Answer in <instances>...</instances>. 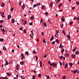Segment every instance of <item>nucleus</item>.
Instances as JSON below:
<instances>
[{
  "mask_svg": "<svg viewBox=\"0 0 79 79\" xmlns=\"http://www.w3.org/2000/svg\"><path fill=\"white\" fill-rule=\"evenodd\" d=\"M51 66H52L53 67H55L56 64H55L54 63H52V64H50Z\"/></svg>",
  "mask_w": 79,
  "mask_h": 79,
  "instance_id": "nucleus-1",
  "label": "nucleus"
},
{
  "mask_svg": "<svg viewBox=\"0 0 79 79\" xmlns=\"http://www.w3.org/2000/svg\"><path fill=\"white\" fill-rule=\"evenodd\" d=\"M26 24H27V20H25V22H23V24L24 26H25Z\"/></svg>",
  "mask_w": 79,
  "mask_h": 79,
  "instance_id": "nucleus-2",
  "label": "nucleus"
},
{
  "mask_svg": "<svg viewBox=\"0 0 79 79\" xmlns=\"http://www.w3.org/2000/svg\"><path fill=\"white\" fill-rule=\"evenodd\" d=\"M72 58H76V55L75 54H73L72 55Z\"/></svg>",
  "mask_w": 79,
  "mask_h": 79,
  "instance_id": "nucleus-3",
  "label": "nucleus"
},
{
  "mask_svg": "<svg viewBox=\"0 0 79 79\" xmlns=\"http://www.w3.org/2000/svg\"><path fill=\"white\" fill-rule=\"evenodd\" d=\"M43 24L44 27H46V26H47V24H46V23H45V22H43Z\"/></svg>",
  "mask_w": 79,
  "mask_h": 79,
  "instance_id": "nucleus-4",
  "label": "nucleus"
},
{
  "mask_svg": "<svg viewBox=\"0 0 79 79\" xmlns=\"http://www.w3.org/2000/svg\"><path fill=\"white\" fill-rule=\"evenodd\" d=\"M11 15H9L7 16L8 19H10L11 18Z\"/></svg>",
  "mask_w": 79,
  "mask_h": 79,
  "instance_id": "nucleus-5",
  "label": "nucleus"
},
{
  "mask_svg": "<svg viewBox=\"0 0 79 79\" xmlns=\"http://www.w3.org/2000/svg\"><path fill=\"white\" fill-rule=\"evenodd\" d=\"M64 47V46H62V44H60V46H59V48H63V47Z\"/></svg>",
  "mask_w": 79,
  "mask_h": 79,
  "instance_id": "nucleus-6",
  "label": "nucleus"
},
{
  "mask_svg": "<svg viewBox=\"0 0 79 79\" xmlns=\"http://www.w3.org/2000/svg\"><path fill=\"white\" fill-rule=\"evenodd\" d=\"M56 44H59V43H60V41L58 39H56Z\"/></svg>",
  "mask_w": 79,
  "mask_h": 79,
  "instance_id": "nucleus-7",
  "label": "nucleus"
},
{
  "mask_svg": "<svg viewBox=\"0 0 79 79\" xmlns=\"http://www.w3.org/2000/svg\"><path fill=\"white\" fill-rule=\"evenodd\" d=\"M24 61L21 62L20 63V64H21V65H23L24 64Z\"/></svg>",
  "mask_w": 79,
  "mask_h": 79,
  "instance_id": "nucleus-8",
  "label": "nucleus"
},
{
  "mask_svg": "<svg viewBox=\"0 0 79 79\" xmlns=\"http://www.w3.org/2000/svg\"><path fill=\"white\" fill-rule=\"evenodd\" d=\"M69 55L68 53H65V56H66V57H68L69 56Z\"/></svg>",
  "mask_w": 79,
  "mask_h": 79,
  "instance_id": "nucleus-9",
  "label": "nucleus"
},
{
  "mask_svg": "<svg viewBox=\"0 0 79 79\" xmlns=\"http://www.w3.org/2000/svg\"><path fill=\"white\" fill-rule=\"evenodd\" d=\"M1 6L2 8H3L5 7V3H2L1 4Z\"/></svg>",
  "mask_w": 79,
  "mask_h": 79,
  "instance_id": "nucleus-10",
  "label": "nucleus"
},
{
  "mask_svg": "<svg viewBox=\"0 0 79 79\" xmlns=\"http://www.w3.org/2000/svg\"><path fill=\"white\" fill-rule=\"evenodd\" d=\"M22 8L23 10H24V9L25 8V4H23V6H22Z\"/></svg>",
  "mask_w": 79,
  "mask_h": 79,
  "instance_id": "nucleus-11",
  "label": "nucleus"
},
{
  "mask_svg": "<svg viewBox=\"0 0 79 79\" xmlns=\"http://www.w3.org/2000/svg\"><path fill=\"white\" fill-rule=\"evenodd\" d=\"M68 64H65V66H64V68H67V67H68Z\"/></svg>",
  "mask_w": 79,
  "mask_h": 79,
  "instance_id": "nucleus-12",
  "label": "nucleus"
},
{
  "mask_svg": "<svg viewBox=\"0 0 79 79\" xmlns=\"http://www.w3.org/2000/svg\"><path fill=\"white\" fill-rule=\"evenodd\" d=\"M63 4L62 3H60L58 5V8H60L61 6H62V5Z\"/></svg>",
  "mask_w": 79,
  "mask_h": 79,
  "instance_id": "nucleus-13",
  "label": "nucleus"
},
{
  "mask_svg": "<svg viewBox=\"0 0 79 79\" xmlns=\"http://www.w3.org/2000/svg\"><path fill=\"white\" fill-rule=\"evenodd\" d=\"M11 22L12 23H15V19H12L11 20Z\"/></svg>",
  "mask_w": 79,
  "mask_h": 79,
  "instance_id": "nucleus-14",
  "label": "nucleus"
},
{
  "mask_svg": "<svg viewBox=\"0 0 79 79\" xmlns=\"http://www.w3.org/2000/svg\"><path fill=\"white\" fill-rule=\"evenodd\" d=\"M69 65L70 67H72V66H73V64L71 63H69Z\"/></svg>",
  "mask_w": 79,
  "mask_h": 79,
  "instance_id": "nucleus-15",
  "label": "nucleus"
},
{
  "mask_svg": "<svg viewBox=\"0 0 79 79\" xmlns=\"http://www.w3.org/2000/svg\"><path fill=\"white\" fill-rule=\"evenodd\" d=\"M54 39V38H53V36H52L51 38L50 39V40L51 41H52V40H53Z\"/></svg>",
  "mask_w": 79,
  "mask_h": 79,
  "instance_id": "nucleus-16",
  "label": "nucleus"
},
{
  "mask_svg": "<svg viewBox=\"0 0 79 79\" xmlns=\"http://www.w3.org/2000/svg\"><path fill=\"white\" fill-rule=\"evenodd\" d=\"M9 64V62H8L7 61L6 62L5 64V66H6V65H8Z\"/></svg>",
  "mask_w": 79,
  "mask_h": 79,
  "instance_id": "nucleus-17",
  "label": "nucleus"
},
{
  "mask_svg": "<svg viewBox=\"0 0 79 79\" xmlns=\"http://www.w3.org/2000/svg\"><path fill=\"white\" fill-rule=\"evenodd\" d=\"M45 7L44 6L42 5V6L41 7V9H42V10H45Z\"/></svg>",
  "mask_w": 79,
  "mask_h": 79,
  "instance_id": "nucleus-18",
  "label": "nucleus"
},
{
  "mask_svg": "<svg viewBox=\"0 0 79 79\" xmlns=\"http://www.w3.org/2000/svg\"><path fill=\"white\" fill-rule=\"evenodd\" d=\"M21 55L22 56V58H24V54H23L21 53Z\"/></svg>",
  "mask_w": 79,
  "mask_h": 79,
  "instance_id": "nucleus-19",
  "label": "nucleus"
},
{
  "mask_svg": "<svg viewBox=\"0 0 79 79\" xmlns=\"http://www.w3.org/2000/svg\"><path fill=\"white\" fill-rule=\"evenodd\" d=\"M75 54L76 55H79V52L78 51H77L75 52Z\"/></svg>",
  "mask_w": 79,
  "mask_h": 79,
  "instance_id": "nucleus-20",
  "label": "nucleus"
},
{
  "mask_svg": "<svg viewBox=\"0 0 79 79\" xmlns=\"http://www.w3.org/2000/svg\"><path fill=\"white\" fill-rule=\"evenodd\" d=\"M30 19L31 20H33V19H34V16H32L30 17Z\"/></svg>",
  "mask_w": 79,
  "mask_h": 79,
  "instance_id": "nucleus-21",
  "label": "nucleus"
},
{
  "mask_svg": "<svg viewBox=\"0 0 79 79\" xmlns=\"http://www.w3.org/2000/svg\"><path fill=\"white\" fill-rule=\"evenodd\" d=\"M7 74L8 76H11V74L9 73H7Z\"/></svg>",
  "mask_w": 79,
  "mask_h": 79,
  "instance_id": "nucleus-22",
  "label": "nucleus"
},
{
  "mask_svg": "<svg viewBox=\"0 0 79 79\" xmlns=\"http://www.w3.org/2000/svg\"><path fill=\"white\" fill-rule=\"evenodd\" d=\"M76 48H77V47H75V48H74L73 50V52H75V51H76Z\"/></svg>",
  "mask_w": 79,
  "mask_h": 79,
  "instance_id": "nucleus-23",
  "label": "nucleus"
},
{
  "mask_svg": "<svg viewBox=\"0 0 79 79\" xmlns=\"http://www.w3.org/2000/svg\"><path fill=\"white\" fill-rule=\"evenodd\" d=\"M62 33L64 34V35H66V33H65V31L64 30L62 31Z\"/></svg>",
  "mask_w": 79,
  "mask_h": 79,
  "instance_id": "nucleus-24",
  "label": "nucleus"
},
{
  "mask_svg": "<svg viewBox=\"0 0 79 79\" xmlns=\"http://www.w3.org/2000/svg\"><path fill=\"white\" fill-rule=\"evenodd\" d=\"M36 6H37V5L36 4H34L33 5V8H35V7H36Z\"/></svg>",
  "mask_w": 79,
  "mask_h": 79,
  "instance_id": "nucleus-25",
  "label": "nucleus"
},
{
  "mask_svg": "<svg viewBox=\"0 0 79 79\" xmlns=\"http://www.w3.org/2000/svg\"><path fill=\"white\" fill-rule=\"evenodd\" d=\"M60 19L62 20V21L63 22H64V19H65L64 18H62L61 19Z\"/></svg>",
  "mask_w": 79,
  "mask_h": 79,
  "instance_id": "nucleus-26",
  "label": "nucleus"
},
{
  "mask_svg": "<svg viewBox=\"0 0 79 79\" xmlns=\"http://www.w3.org/2000/svg\"><path fill=\"white\" fill-rule=\"evenodd\" d=\"M59 57L60 58V60H61V59L63 58V56H59Z\"/></svg>",
  "mask_w": 79,
  "mask_h": 79,
  "instance_id": "nucleus-27",
  "label": "nucleus"
},
{
  "mask_svg": "<svg viewBox=\"0 0 79 79\" xmlns=\"http://www.w3.org/2000/svg\"><path fill=\"white\" fill-rule=\"evenodd\" d=\"M73 24V21H72L70 23H69V25L70 26H71V25Z\"/></svg>",
  "mask_w": 79,
  "mask_h": 79,
  "instance_id": "nucleus-28",
  "label": "nucleus"
},
{
  "mask_svg": "<svg viewBox=\"0 0 79 79\" xmlns=\"http://www.w3.org/2000/svg\"><path fill=\"white\" fill-rule=\"evenodd\" d=\"M64 51V49L63 48L61 50V53H63V52Z\"/></svg>",
  "mask_w": 79,
  "mask_h": 79,
  "instance_id": "nucleus-29",
  "label": "nucleus"
},
{
  "mask_svg": "<svg viewBox=\"0 0 79 79\" xmlns=\"http://www.w3.org/2000/svg\"><path fill=\"white\" fill-rule=\"evenodd\" d=\"M59 2H60V0H57L56 2V4H58Z\"/></svg>",
  "mask_w": 79,
  "mask_h": 79,
  "instance_id": "nucleus-30",
  "label": "nucleus"
},
{
  "mask_svg": "<svg viewBox=\"0 0 79 79\" xmlns=\"http://www.w3.org/2000/svg\"><path fill=\"white\" fill-rule=\"evenodd\" d=\"M58 34L57 33H56L55 35V36L56 37H58Z\"/></svg>",
  "mask_w": 79,
  "mask_h": 79,
  "instance_id": "nucleus-31",
  "label": "nucleus"
},
{
  "mask_svg": "<svg viewBox=\"0 0 79 79\" xmlns=\"http://www.w3.org/2000/svg\"><path fill=\"white\" fill-rule=\"evenodd\" d=\"M53 3L52 2H51L50 4V5L51 6H52V5H53Z\"/></svg>",
  "mask_w": 79,
  "mask_h": 79,
  "instance_id": "nucleus-32",
  "label": "nucleus"
},
{
  "mask_svg": "<svg viewBox=\"0 0 79 79\" xmlns=\"http://www.w3.org/2000/svg\"><path fill=\"white\" fill-rule=\"evenodd\" d=\"M21 78L22 79H25V77H24L23 76H21Z\"/></svg>",
  "mask_w": 79,
  "mask_h": 79,
  "instance_id": "nucleus-33",
  "label": "nucleus"
},
{
  "mask_svg": "<svg viewBox=\"0 0 79 79\" xmlns=\"http://www.w3.org/2000/svg\"><path fill=\"white\" fill-rule=\"evenodd\" d=\"M32 24H33V23L32 22L31 23H29V24L30 26H32Z\"/></svg>",
  "mask_w": 79,
  "mask_h": 79,
  "instance_id": "nucleus-34",
  "label": "nucleus"
},
{
  "mask_svg": "<svg viewBox=\"0 0 79 79\" xmlns=\"http://www.w3.org/2000/svg\"><path fill=\"white\" fill-rule=\"evenodd\" d=\"M3 39L0 38V41L3 42Z\"/></svg>",
  "mask_w": 79,
  "mask_h": 79,
  "instance_id": "nucleus-35",
  "label": "nucleus"
},
{
  "mask_svg": "<svg viewBox=\"0 0 79 79\" xmlns=\"http://www.w3.org/2000/svg\"><path fill=\"white\" fill-rule=\"evenodd\" d=\"M38 76L39 77H41V74L39 73L38 74Z\"/></svg>",
  "mask_w": 79,
  "mask_h": 79,
  "instance_id": "nucleus-36",
  "label": "nucleus"
},
{
  "mask_svg": "<svg viewBox=\"0 0 79 79\" xmlns=\"http://www.w3.org/2000/svg\"><path fill=\"white\" fill-rule=\"evenodd\" d=\"M25 54L27 55V56H28V55H29V53H28V52H26Z\"/></svg>",
  "mask_w": 79,
  "mask_h": 79,
  "instance_id": "nucleus-37",
  "label": "nucleus"
},
{
  "mask_svg": "<svg viewBox=\"0 0 79 79\" xmlns=\"http://www.w3.org/2000/svg\"><path fill=\"white\" fill-rule=\"evenodd\" d=\"M3 21H4L3 20H0V23H3Z\"/></svg>",
  "mask_w": 79,
  "mask_h": 79,
  "instance_id": "nucleus-38",
  "label": "nucleus"
},
{
  "mask_svg": "<svg viewBox=\"0 0 79 79\" xmlns=\"http://www.w3.org/2000/svg\"><path fill=\"white\" fill-rule=\"evenodd\" d=\"M74 74H76V70H75L74 71H73V72Z\"/></svg>",
  "mask_w": 79,
  "mask_h": 79,
  "instance_id": "nucleus-39",
  "label": "nucleus"
},
{
  "mask_svg": "<svg viewBox=\"0 0 79 79\" xmlns=\"http://www.w3.org/2000/svg\"><path fill=\"white\" fill-rule=\"evenodd\" d=\"M35 57L36 58V60H38V57L37 56H35Z\"/></svg>",
  "mask_w": 79,
  "mask_h": 79,
  "instance_id": "nucleus-40",
  "label": "nucleus"
},
{
  "mask_svg": "<svg viewBox=\"0 0 79 79\" xmlns=\"http://www.w3.org/2000/svg\"><path fill=\"white\" fill-rule=\"evenodd\" d=\"M33 53H34V54H36V52L34 51V50H33Z\"/></svg>",
  "mask_w": 79,
  "mask_h": 79,
  "instance_id": "nucleus-41",
  "label": "nucleus"
},
{
  "mask_svg": "<svg viewBox=\"0 0 79 79\" xmlns=\"http://www.w3.org/2000/svg\"><path fill=\"white\" fill-rule=\"evenodd\" d=\"M67 37L68 38H69V39L71 38V37H70V35H68V36H67Z\"/></svg>",
  "mask_w": 79,
  "mask_h": 79,
  "instance_id": "nucleus-42",
  "label": "nucleus"
},
{
  "mask_svg": "<svg viewBox=\"0 0 79 79\" xmlns=\"http://www.w3.org/2000/svg\"><path fill=\"white\" fill-rule=\"evenodd\" d=\"M19 29L21 31H23V27H21V28H20Z\"/></svg>",
  "mask_w": 79,
  "mask_h": 79,
  "instance_id": "nucleus-43",
  "label": "nucleus"
},
{
  "mask_svg": "<svg viewBox=\"0 0 79 79\" xmlns=\"http://www.w3.org/2000/svg\"><path fill=\"white\" fill-rule=\"evenodd\" d=\"M61 25H62V26H61V25H60V26L61 28L62 29V28H63V23H62Z\"/></svg>",
  "mask_w": 79,
  "mask_h": 79,
  "instance_id": "nucleus-44",
  "label": "nucleus"
},
{
  "mask_svg": "<svg viewBox=\"0 0 79 79\" xmlns=\"http://www.w3.org/2000/svg\"><path fill=\"white\" fill-rule=\"evenodd\" d=\"M63 79H66V76H65L64 75L63 77Z\"/></svg>",
  "mask_w": 79,
  "mask_h": 79,
  "instance_id": "nucleus-45",
  "label": "nucleus"
},
{
  "mask_svg": "<svg viewBox=\"0 0 79 79\" xmlns=\"http://www.w3.org/2000/svg\"><path fill=\"white\" fill-rule=\"evenodd\" d=\"M59 63L60 64V66H62V63L61 61L59 62Z\"/></svg>",
  "mask_w": 79,
  "mask_h": 79,
  "instance_id": "nucleus-46",
  "label": "nucleus"
},
{
  "mask_svg": "<svg viewBox=\"0 0 79 79\" xmlns=\"http://www.w3.org/2000/svg\"><path fill=\"white\" fill-rule=\"evenodd\" d=\"M44 14L46 15H48V12H46L44 13Z\"/></svg>",
  "mask_w": 79,
  "mask_h": 79,
  "instance_id": "nucleus-47",
  "label": "nucleus"
},
{
  "mask_svg": "<svg viewBox=\"0 0 79 79\" xmlns=\"http://www.w3.org/2000/svg\"><path fill=\"white\" fill-rule=\"evenodd\" d=\"M76 4L78 5H79V2H76Z\"/></svg>",
  "mask_w": 79,
  "mask_h": 79,
  "instance_id": "nucleus-48",
  "label": "nucleus"
},
{
  "mask_svg": "<svg viewBox=\"0 0 79 79\" xmlns=\"http://www.w3.org/2000/svg\"><path fill=\"white\" fill-rule=\"evenodd\" d=\"M52 44H55V41H53V42H52Z\"/></svg>",
  "mask_w": 79,
  "mask_h": 79,
  "instance_id": "nucleus-49",
  "label": "nucleus"
},
{
  "mask_svg": "<svg viewBox=\"0 0 79 79\" xmlns=\"http://www.w3.org/2000/svg\"><path fill=\"white\" fill-rule=\"evenodd\" d=\"M43 42L44 43H47V41H46L45 40H43Z\"/></svg>",
  "mask_w": 79,
  "mask_h": 79,
  "instance_id": "nucleus-50",
  "label": "nucleus"
},
{
  "mask_svg": "<svg viewBox=\"0 0 79 79\" xmlns=\"http://www.w3.org/2000/svg\"><path fill=\"white\" fill-rule=\"evenodd\" d=\"M22 3V1H20V2H19V5L20 6L21 5Z\"/></svg>",
  "mask_w": 79,
  "mask_h": 79,
  "instance_id": "nucleus-51",
  "label": "nucleus"
},
{
  "mask_svg": "<svg viewBox=\"0 0 79 79\" xmlns=\"http://www.w3.org/2000/svg\"><path fill=\"white\" fill-rule=\"evenodd\" d=\"M43 21V19H40V23H42Z\"/></svg>",
  "mask_w": 79,
  "mask_h": 79,
  "instance_id": "nucleus-52",
  "label": "nucleus"
},
{
  "mask_svg": "<svg viewBox=\"0 0 79 79\" xmlns=\"http://www.w3.org/2000/svg\"><path fill=\"white\" fill-rule=\"evenodd\" d=\"M47 79H50V76H49V75H48L47 77Z\"/></svg>",
  "mask_w": 79,
  "mask_h": 79,
  "instance_id": "nucleus-53",
  "label": "nucleus"
},
{
  "mask_svg": "<svg viewBox=\"0 0 79 79\" xmlns=\"http://www.w3.org/2000/svg\"><path fill=\"white\" fill-rule=\"evenodd\" d=\"M75 19H77V17H74L73 20H75Z\"/></svg>",
  "mask_w": 79,
  "mask_h": 79,
  "instance_id": "nucleus-54",
  "label": "nucleus"
},
{
  "mask_svg": "<svg viewBox=\"0 0 79 79\" xmlns=\"http://www.w3.org/2000/svg\"><path fill=\"white\" fill-rule=\"evenodd\" d=\"M59 33V30H57L56 31V34H58Z\"/></svg>",
  "mask_w": 79,
  "mask_h": 79,
  "instance_id": "nucleus-55",
  "label": "nucleus"
},
{
  "mask_svg": "<svg viewBox=\"0 0 79 79\" xmlns=\"http://www.w3.org/2000/svg\"><path fill=\"white\" fill-rule=\"evenodd\" d=\"M24 33H26V29H24L23 30Z\"/></svg>",
  "mask_w": 79,
  "mask_h": 79,
  "instance_id": "nucleus-56",
  "label": "nucleus"
},
{
  "mask_svg": "<svg viewBox=\"0 0 79 79\" xmlns=\"http://www.w3.org/2000/svg\"><path fill=\"white\" fill-rule=\"evenodd\" d=\"M3 49L4 50H6V48H5V46H4L3 47Z\"/></svg>",
  "mask_w": 79,
  "mask_h": 79,
  "instance_id": "nucleus-57",
  "label": "nucleus"
},
{
  "mask_svg": "<svg viewBox=\"0 0 79 79\" xmlns=\"http://www.w3.org/2000/svg\"><path fill=\"white\" fill-rule=\"evenodd\" d=\"M2 32H5V31L4 28H3V29H2Z\"/></svg>",
  "mask_w": 79,
  "mask_h": 79,
  "instance_id": "nucleus-58",
  "label": "nucleus"
},
{
  "mask_svg": "<svg viewBox=\"0 0 79 79\" xmlns=\"http://www.w3.org/2000/svg\"><path fill=\"white\" fill-rule=\"evenodd\" d=\"M75 8V7H73L72 8V10H74V9Z\"/></svg>",
  "mask_w": 79,
  "mask_h": 79,
  "instance_id": "nucleus-59",
  "label": "nucleus"
},
{
  "mask_svg": "<svg viewBox=\"0 0 79 79\" xmlns=\"http://www.w3.org/2000/svg\"><path fill=\"white\" fill-rule=\"evenodd\" d=\"M48 21L49 23H52V22H51L50 19H48Z\"/></svg>",
  "mask_w": 79,
  "mask_h": 79,
  "instance_id": "nucleus-60",
  "label": "nucleus"
},
{
  "mask_svg": "<svg viewBox=\"0 0 79 79\" xmlns=\"http://www.w3.org/2000/svg\"><path fill=\"white\" fill-rule=\"evenodd\" d=\"M1 16L2 18H5V16H3V15L2 13H1Z\"/></svg>",
  "mask_w": 79,
  "mask_h": 79,
  "instance_id": "nucleus-61",
  "label": "nucleus"
},
{
  "mask_svg": "<svg viewBox=\"0 0 79 79\" xmlns=\"http://www.w3.org/2000/svg\"><path fill=\"white\" fill-rule=\"evenodd\" d=\"M41 33H42L41 34L42 35H44V33L43 32H42Z\"/></svg>",
  "mask_w": 79,
  "mask_h": 79,
  "instance_id": "nucleus-62",
  "label": "nucleus"
},
{
  "mask_svg": "<svg viewBox=\"0 0 79 79\" xmlns=\"http://www.w3.org/2000/svg\"><path fill=\"white\" fill-rule=\"evenodd\" d=\"M76 72L77 73H79V70H76Z\"/></svg>",
  "mask_w": 79,
  "mask_h": 79,
  "instance_id": "nucleus-63",
  "label": "nucleus"
},
{
  "mask_svg": "<svg viewBox=\"0 0 79 79\" xmlns=\"http://www.w3.org/2000/svg\"><path fill=\"white\" fill-rule=\"evenodd\" d=\"M77 20H78L79 21V17H78L77 18Z\"/></svg>",
  "mask_w": 79,
  "mask_h": 79,
  "instance_id": "nucleus-64",
  "label": "nucleus"
}]
</instances>
